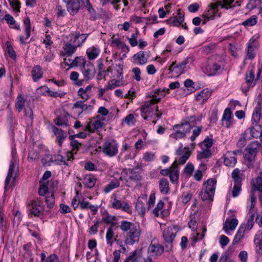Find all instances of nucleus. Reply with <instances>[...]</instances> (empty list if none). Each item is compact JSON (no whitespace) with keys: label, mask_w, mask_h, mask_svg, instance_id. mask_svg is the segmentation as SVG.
<instances>
[{"label":"nucleus","mask_w":262,"mask_h":262,"mask_svg":"<svg viewBox=\"0 0 262 262\" xmlns=\"http://www.w3.org/2000/svg\"><path fill=\"white\" fill-rule=\"evenodd\" d=\"M261 72L262 68L259 67L257 69L256 77L254 78L255 69L253 67L247 71L245 74L246 82L243 83L241 86L242 91L244 94H246L251 87H253L256 84V82L258 81L260 77Z\"/></svg>","instance_id":"obj_1"},{"label":"nucleus","mask_w":262,"mask_h":262,"mask_svg":"<svg viewBox=\"0 0 262 262\" xmlns=\"http://www.w3.org/2000/svg\"><path fill=\"white\" fill-rule=\"evenodd\" d=\"M216 184V181L213 179H209L204 183L200 192V196L202 201H213Z\"/></svg>","instance_id":"obj_2"},{"label":"nucleus","mask_w":262,"mask_h":262,"mask_svg":"<svg viewBox=\"0 0 262 262\" xmlns=\"http://www.w3.org/2000/svg\"><path fill=\"white\" fill-rule=\"evenodd\" d=\"M27 207L31 215L39 217L43 214L45 205L38 198L28 201Z\"/></svg>","instance_id":"obj_3"},{"label":"nucleus","mask_w":262,"mask_h":262,"mask_svg":"<svg viewBox=\"0 0 262 262\" xmlns=\"http://www.w3.org/2000/svg\"><path fill=\"white\" fill-rule=\"evenodd\" d=\"M258 191L259 192L258 198L260 203L262 204V178L261 176H258L255 182L252 185V189L251 190L250 194V200L251 202V209L255 206L256 198L255 196V191Z\"/></svg>","instance_id":"obj_4"},{"label":"nucleus","mask_w":262,"mask_h":262,"mask_svg":"<svg viewBox=\"0 0 262 262\" xmlns=\"http://www.w3.org/2000/svg\"><path fill=\"white\" fill-rule=\"evenodd\" d=\"M261 144L257 141H254L249 144L245 148L246 153L244 158L247 161H255V157L258 152Z\"/></svg>","instance_id":"obj_5"},{"label":"nucleus","mask_w":262,"mask_h":262,"mask_svg":"<svg viewBox=\"0 0 262 262\" xmlns=\"http://www.w3.org/2000/svg\"><path fill=\"white\" fill-rule=\"evenodd\" d=\"M176 232L172 227H167L163 232V238L165 244H170L166 246V251H170L172 248V242L176 237Z\"/></svg>","instance_id":"obj_6"},{"label":"nucleus","mask_w":262,"mask_h":262,"mask_svg":"<svg viewBox=\"0 0 262 262\" xmlns=\"http://www.w3.org/2000/svg\"><path fill=\"white\" fill-rule=\"evenodd\" d=\"M102 151L108 157L115 156L118 154V144L115 141H106L103 143Z\"/></svg>","instance_id":"obj_7"},{"label":"nucleus","mask_w":262,"mask_h":262,"mask_svg":"<svg viewBox=\"0 0 262 262\" xmlns=\"http://www.w3.org/2000/svg\"><path fill=\"white\" fill-rule=\"evenodd\" d=\"M141 233L140 227L139 225H136L132 229L129 231L127 233L125 243L126 244L130 245H133L135 243H138Z\"/></svg>","instance_id":"obj_8"},{"label":"nucleus","mask_w":262,"mask_h":262,"mask_svg":"<svg viewBox=\"0 0 262 262\" xmlns=\"http://www.w3.org/2000/svg\"><path fill=\"white\" fill-rule=\"evenodd\" d=\"M121 174L127 175L128 181H133L136 183H138L142 180L140 173L135 170V169L124 168L121 172Z\"/></svg>","instance_id":"obj_9"},{"label":"nucleus","mask_w":262,"mask_h":262,"mask_svg":"<svg viewBox=\"0 0 262 262\" xmlns=\"http://www.w3.org/2000/svg\"><path fill=\"white\" fill-rule=\"evenodd\" d=\"M89 34L80 33V32L76 31L74 34H71V37L70 41H72L73 43H75L76 46L80 47L84 42Z\"/></svg>","instance_id":"obj_10"},{"label":"nucleus","mask_w":262,"mask_h":262,"mask_svg":"<svg viewBox=\"0 0 262 262\" xmlns=\"http://www.w3.org/2000/svg\"><path fill=\"white\" fill-rule=\"evenodd\" d=\"M98 76L97 79L100 80L102 79L105 80V77L108 75V73L112 72V69L111 67H108L107 70H105V66L101 60H98Z\"/></svg>","instance_id":"obj_11"},{"label":"nucleus","mask_w":262,"mask_h":262,"mask_svg":"<svg viewBox=\"0 0 262 262\" xmlns=\"http://www.w3.org/2000/svg\"><path fill=\"white\" fill-rule=\"evenodd\" d=\"M83 67L84 69L83 75L85 79H92L94 77L95 74V69L94 64L89 62L87 64L85 63Z\"/></svg>","instance_id":"obj_12"},{"label":"nucleus","mask_w":262,"mask_h":262,"mask_svg":"<svg viewBox=\"0 0 262 262\" xmlns=\"http://www.w3.org/2000/svg\"><path fill=\"white\" fill-rule=\"evenodd\" d=\"M68 11L71 15L76 14L80 8V2L79 0H70L67 3Z\"/></svg>","instance_id":"obj_13"},{"label":"nucleus","mask_w":262,"mask_h":262,"mask_svg":"<svg viewBox=\"0 0 262 262\" xmlns=\"http://www.w3.org/2000/svg\"><path fill=\"white\" fill-rule=\"evenodd\" d=\"M164 248L160 244L155 245L151 243L148 248V253L151 256L161 255L164 252Z\"/></svg>","instance_id":"obj_14"},{"label":"nucleus","mask_w":262,"mask_h":262,"mask_svg":"<svg viewBox=\"0 0 262 262\" xmlns=\"http://www.w3.org/2000/svg\"><path fill=\"white\" fill-rule=\"evenodd\" d=\"M212 93V90L211 89L208 88L204 89L196 95V100L203 103L208 100V99L211 96Z\"/></svg>","instance_id":"obj_15"},{"label":"nucleus","mask_w":262,"mask_h":262,"mask_svg":"<svg viewBox=\"0 0 262 262\" xmlns=\"http://www.w3.org/2000/svg\"><path fill=\"white\" fill-rule=\"evenodd\" d=\"M179 178V170L178 168V162L176 160L172 164V169L169 174V178L171 183L177 182Z\"/></svg>","instance_id":"obj_16"},{"label":"nucleus","mask_w":262,"mask_h":262,"mask_svg":"<svg viewBox=\"0 0 262 262\" xmlns=\"http://www.w3.org/2000/svg\"><path fill=\"white\" fill-rule=\"evenodd\" d=\"M31 23L29 17H27L24 20V24L25 25V32L26 36L24 37L23 36H20L19 40L21 44H26V40L30 36L31 32Z\"/></svg>","instance_id":"obj_17"},{"label":"nucleus","mask_w":262,"mask_h":262,"mask_svg":"<svg viewBox=\"0 0 262 262\" xmlns=\"http://www.w3.org/2000/svg\"><path fill=\"white\" fill-rule=\"evenodd\" d=\"M112 207L114 209H121L126 212H128L130 209V206L127 202L122 203L116 197H115L113 199Z\"/></svg>","instance_id":"obj_18"},{"label":"nucleus","mask_w":262,"mask_h":262,"mask_svg":"<svg viewBox=\"0 0 262 262\" xmlns=\"http://www.w3.org/2000/svg\"><path fill=\"white\" fill-rule=\"evenodd\" d=\"M193 126V125L190 124L189 121L183 120L181 124H176L173 126V129L179 128L181 131L184 132L185 134L190 132L191 128Z\"/></svg>","instance_id":"obj_19"},{"label":"nucleus","mask_w":262,"mask_h":262,"mask_svg":"<svg viewBox=\"0 0 262 262\" xmlns=\"http://www.w3.org/2000/svg\"><path fill=\"white\" fill-rule=\"evenodd\" d=\"M184 20V14L179 12L178 16L175 17H170L168 21L169 24L173 25L174 27H179L183 22Z\"/></svg>","instance_id":"obj_20"},{"label":"nucleus","mask_w":262,"mask_h":262,"mask_svg":"<svg viewBox=\"0 0 262 262\" xmlns=\"http://www.w3.org/2000/svg\"><path fill=\"white\" fill-rule=\"evenodd\" d=\"M232 113L231 109L229 107L226 108L223 114L222 121H226V127L227 128L230 127L232 125Z\"/></svg>","instance_id":"obj_21"},{"label":"nucleus","mask_w":262,"mask_h":262,"mask_svg":"<svg viewBox=\"0 0 262 262\" xmlns=\"http://www.w3.org/2000/svg\"><path fill=\"white\" fill-rule=\"evenodd\" d=\"M77 47H79L76 46L75 43H73L72 41L66 43L63 47V49L65 51V55L67 56V57L72 56L76 51Z\"/></svg>","instance_id":"obj_22"},{"label":"nucleus","mask_w":262,"mask_h":262,"mask_svg":"<svg viewBox=\"0 0 262 262\" xmlns=\"http://www.w3.org/2000/svg\"><path fill=\"white\" fill-rule=\"evenodd\" d=\"M159 189L160 192L163 194H167L169 191L168 180L165 178H162L159 181Z\"/></svg>","instance_id":"obj_23"},{"label":"nucleus","mask_w":262,"mask_h":262,"mask_svg":"<svg viewBox=\"0 0 262 262\" xmlns=\"http://www.w3.org/2000/svg\"><path fill=\"white\" fill-rule=\"evenodd\" d=\"M53 131L58 138L59 145L61 146L63 141L67 138L66 133L61 129H59L55 126L53 127Z\"/></svg>","instance_id":"obj_24"},{"label":"nucleus","mask_w":262,"mask_h":262,"mask_svg":"<svg viewBox=\"0 0 262 262\" xmlns=\"http://www.w3.org/2000/svg\"><path fill=\"white\" fill-rule=\"evenodd\" d=\"M206 69L209 76H213L216 74L218 71L220 70L221 66L215 62L208 63Z\"/></svg>","instance_id":"obj_25"},{"label":"nucleus","mask_w":262,"mask_h":262,"mask_svg":"<svg viewBox=\"0 0 262 262\" xmlns=\"http://www.w3.org/2000/svg\"><path fill=\"white\" fill-rule=\"evenodd\" d=\"M100 54V50L96 47L89 48L86 50V54L90 60L96 59Z\"/></svg>","instance_id":"obj_26"},{"label":"nucleus","mask_w":262,"mask_h":262,"mask_svg":"<svg viewBox=\"0 0 262 262\" xmlns=\"http://www.w3.org/2000/svg\"><path fill=\"white\" fill-rule=\"evenodd\" d=\"M42 71L41 68L39 65L35 66L32 70V75L33 80L37 81L39 79L42 77Z\"/></svg>","instance_id":"obj_27"},{"label":"nucleus","mask_w":262,"mask_h":262,"mask_svg":"<svg viewBox=\"0 0 262 262\" xmlns=\"http://www.w3.org/2000/svg\"><path fill=\"white\" fill-rule=\"evenodd\" d=\"M133 58L138 61V64L143 65L147 62V58L145 57L144 51H140L133 56Z\"/></svg>","instance_id":"obj_28"},{"label":"nucleus","mask_w":262,"mask_h":262,"mask_svg":"<svg viewBox=\"0 0 262 262\" xmlns=\"http://www.w3.org/2000/svg\"><path fill=\"white\" fill-rule=\"evenodd\" d=\"M254 242L256 247V251L260 253L262 251V230H259L255 235Z\"/></svg>","instance_id":"obj_29"},{"label":"nucleus","mask_w":262,"mask_h":262,"mask_svg":"<svg viewBox=\"0 0 262 262\" xmlns=\"http://www.w3.org/2000/svg\"><path fill=\"white\" fill-rule=\"evenodd\" d=\"M116 220L115 216L110 215L106 210L103 213L102 221L105 223L111 224L110 226H115L116 224L114 222Z\"/></svg>","instance_id":"obj_30"},{"label":"nucleus","mask_w":262,"mask_h":262,"mask_svg":"<svg viewBox=\"0 0 262 262\" xmlns=\"http://www.w3.org/2000/svg\"><path fill=\"white\" fill-rule=\"evenodd\" d=\"M243 134L249 140L251 139L252 138H256L258 137V133L253 126H250L248 128Z\"/></svg>","instance_id":"obj_31"},{"label":"nucleus","mask_w":262,"mask_h":262,"mask_svg":"<svg viewBox=\"0 0 262 262\" xmlns=\"http://www.w3.org/2000/svg\"><path fill=\"white\" fill-rule=\"evenodd\" d=\"M113 226H110L106 231V239L107 242V244H108L110 246H112L114 242L116 241L117 239L116 238L113 239V237L114 235V233L113 230Z\"/></svg>","instance_id":"obj_32"},{"label":"nucleus","mask_w":262,"mask_h":262,"mask_svg":"<svg viewBox=\"0 0 262 262\" xmlns=\"http://www.w3.org/2000/svg\"><path fill=\"white\" fill-rule=\"evenodd\" d=\"M135 208L139 214L142 216L144 215L146 211L145 205L139 199L137 200Z\"/></svg>","instance_id":"obj_33"},{"label":"nucleus","mask_w":262,"mask_h":262,"mask_svg":"<svg viewBox=\"0 0 262 262\" xmlns=\"http://www.w3.org/2000/svg\"><path fill=\"white\" fill-rule=\"evenodd\" d=\"M80 108L82 110L81 113L83 111H86L89 108L91 111L92 110V106L84 104V101H77L74 104L73 108Z\"/></svg>","instance_id":"obj_34"},{"label":"nucleus","mask_w":262,"mask_h":262,"mask_svg":"<svg viewBox=\"0 0 262 262\" xmlns=\"http://www.w3.org/2000/svg\"><path fill=\"white\" fill-rule=\"evenodd\" d=\"M84 184L89 188H93L96 183V179L93 176H86L84 179Z\"/></svg>","instance_id":"obj_35"},{"label":"nucleus","mask_w":262,"mask_h":262,"mask_svg":"<svg viewBox=\"0 0 262 262\" xmlns=\"http://www.w3.org/2000/svg\"><path fill=\"white\" fill-rule=\"evenodd\" d=\"M209 9L206 14H204V17H208V19L213 20L214 19L215 16L217 15L219 11L218 8L213 7H209Z\"/></svg>","instance_id":"obj_36"},{"label":"nucleus","mask_w":262,"mask_h":262,"mask_svg":"<svg viewBox=\"0 0 262 262\" xmlns=\"http://www.w3.org/2000/svg\"><path fill=\"white\" fill-rule=\"evenodd\" d=\"M16 99L17 100L15 104V107L18 112H20L22 111L24 107H26L25 105L26 100L21 95H19Z\"/></svg>","instance_id":"obj_37"},{"label":"nucleus","mask_w":262,"mask_h":262,"mask_svg":"<svg viewBox=\"0 0 262 262\" xmlns=\"http://www.w3.org/2000/svg\"><path fill=\"white\" fill-rule=\"evenodd\" d=\"M68 115H61L58 116L55 120V124L58 126L60 125H68Z\"/></svg>","instance_id":"obj_38"},{"label":"nucleus","mask_w":262,"mask_h":262,"mask_svg":"<svg viewBox=\"0 0 262 262\" xmlns=\"http://www.w3.org/2000/svg\"><path fill=\"white\" fill-rule=\"evenodd\" d=\"M136 225L137 224H135L127 221H123L121 222L120 227L122 231L123 232H126L128 230H130L132 228Z\"/></svg>","instance_id":"obj_39"},{"label":"nucleus","mask_w":262,"mask_h":262,"mask_svg":"<svg viewBox=\"0 0 262 262\" xmlns=\"http://www.w3.org/2000/svg\"><path fill=\"white\" fill-rule=\"evenodd\" d=\"M240 172L241 171L238 168L234 169L232 172L231 177L234 184H241L242 179L239 176Z\"/></svg>","instance_id":"obj_40"},{"label":"nucleus","mask_w":262,"mask_h":262,"mask_svg":"<svg viewBox=\"0 0 262 262\" xmlns=\"http://www.w3.org/2000/svg\"><path fill=\"white\" fill-rule=\"evenodd\" d=\"M86 63L85 60L81 57H76L70 64V68L76 67L78 65H84Z\"/></svg>","instance_id":"obj_41"},{"label":"nucleus","mask_w":262,"mask_h":262,"mask_svg":"<svg viewBox=\"0 0 262 262\" xmlns=\"http://www.w3.org/2000/svg\"><path fill=\"white\" fill-rule=\"evenodd\" d=\"M154 104L152 101H147L145 102L144 105L141 107V112L142 114H147L151 112L150 111L151 106Z\"/></svg>","instance_id":"obj_42"},{"label":"nucleus","mask_w":262,"mask_h":262,"mask_svg":"<svg viewBox=\"0 0 262 262\" xmlns=\"http://www.w3.org/2000/svg\"><path fill=\"white\" fill-rule=\"evenodd\" d=\"M185 149H186V150L185 151L184 154L178 160V163L179 164L182 165L185 164L190 156V151L189 148L188 147H185Z\"/></svg>","instance_id":"obj_43"},{"label":"nucleus","mask_w":262,"mask_h":262,"mask_svg":"<svg viewBox=\"0 0 262 262\" xmlns=\"http://www.w3.org/2000/svg\"><path fill=\"white\" fill-rule=\"evenodd\" d=\"M40 187L38 190V193L41 196L45 195L48 191V184L49 182H44L43 183L41 181H40Z\"/></svg>","instance_id":"obj_44"},{"label":"nucleus","mask_w":262,"mask_h":262,"mask_svg":"<svg viewBox=\"0 0 262 262\" xmlns=\"http://www.w3.org/2000/svg\"><path fill=\"white\" fill-rule=\"evenodd\" d=\"M211 152L210 149H203L201 152H199L197 156L198 160H201L202 159H206L211 156Z\"/></svg>","instance_id":"obj_45"},{"label":"nucleus","mask_w":262,"mask_h":262,"mask_svg":"<svg viewBox=\"0 0 262 262\" xmlns=\"http://www.w3.org/2000/svg\"><path fill=\"white\" fill-rule=\"evenodd\" d=\"M236 159L234 157H225L224 163L227 166L233 167L236 163Z\"/></svg>","instance_id":"obj_46"},{"label":"nucleus","mask_w":262,"mask_h":262,"mask_svg":"<svg viewBox=\"0 0 262 262\" xmlns=\"http://www.w3.org/2000/svg\"><path fill=\"white\" fill-rule=\"evenodd\" d=\"M257 17L256 15H252L245 21H244L242 25L245 26H252L257 23Z\"/></svg>","instance_id":"obj_47"},{"label":"nucleus","mask_w":262,"mask_h":262,"mask_svg":"<svg viewBox=\"0 0 262 262\" xmlns=\"http://www.w3.org/2000/svg\"><path fill=\"white\" fill-rule=\"evenodd\" d=\"M174 129L176 130V132L170 135L171 138L178 140L185 137L186 134H185L184 132L181 131V130L179 128Z\"/></svg>","instance_id":"obj_48"},{"label":"nucleus","mask_w":262,"mask_h":262,"mask_svg":"<svg viewBox=\"0 0 262 262\" xmlns=\"http://www.w3.org/2000/svg\"><path fill=\"white\" fill-rule=\"evenodd\" d=\"M18 165L17 160L16 157L13 156L10 162V164L8 173L13 175L14 171V168L17 167Z\"/></svg>","instance_id":"obj_49"},{"label":"nucleus","mask_w":262,"mask_h":262,"mask_svg":"<svg viewBox=\"0 0 262 262\" xmlns=\"http://www.w3.org/2000/svg\"><path fill=\"white\" fill-rule=\"evenodd\" d=\"M6 44L7 46V52L9 55L12 59H15L16 57V53L15 51L14 50L12 46L11 45L10 42L7 41Z\"/></svg>","instance_id":"obj_50"},{"label":"nucleus","mask_w":262,"mask_h":262,"mask_svg":"<svg viewBox=\"0 0 262 262\" xmlns=\"http://www.w3.org/2000/svg\"><path fill=\"white\" fill-rule=\"evenodd\" d=\"M258 38L257 36H253L249 41L248 43V46L252 48V49H254L255 50L257 49L259 46L258 41L257 40Z\"/></svg>","instance_id":"obj_51"},{"label":"nucleus","mask_w":262,"mask_h":262,"mask_svg":"<svg viewBox=\"0 0 262 262\" xmlns=\"http://www.w3.org/2000/svg\"><path fill=\"white\" fill-rule=\"evenodd\" d=\"M46 202L47 204L48 208L51 209L53 207L55 204V198L53 193L50 196H46Z\"/></svg>","instance_id":"obj_52"},{"label":"nucleus","mask_w":262,"mask_h":262,"mask_svg":"<svg viewBox=\"0 0 262 262\" xmlns=\"http://www.w3.org/2000/svg\"><path fill=\"white\" fill-rule=\"evenodd\" d=\"M8 1L14 10L20 12V3L18 0H8Z\"/></svg>","instance_id":"obj_53"},{"label":"nucleus","mask_w":262,"mask_h":262,"mask_svg":"<svg viewBox=\"0 0 262 262\" xmlns=\"http://www.w3.org/2000/svg\"><path fill=\"white\" fill-rule=\"evenodd\" d=\"M124 122L128 125H135L136 119L134 117V115L132 114H128L124 119Z\"/></svg>","instance_id":"obj_54"},{"label":"nucleus","mask_w":262,"mask_h":262,"mask_svg":"<svg viewBox=\"0 0 262 262\" xmlns=\"http://www.w3.org/2000/svg\"><path fill=\"white\" fill-rule=\"evenodd\" d=\"M89 13L91 15V19L95 20L97 19L96 13L95 9L93 8L92 5H88L85 7Z\"/></svg>","instance_id":"obj_55"},{"label":"nucleus","mask_w":262,"mask_h":262,"mask_svg":"<svg viewBox=\"0 0 262 262\" xmlns=\"http://www.w3.org/2000/svg\"><path fill=\"white\" fill-rule=\"evenodd\" d=\"M248 140L247 137L244 136L243 133L241 135V137L239 139L238 141L236 143V145L238 147L242 148L245 146L247 140Z\"/></svg>","instance_id":"obj_56"},{"label":"nucleus","mask_w":262,"mask_h":262,"mask_svg":"<svg viewBox=\"0 0 262 262\" xmlns=\"http://www.w3.org/2000/svg\"><path fill=\"white\" fill-rule=\"evenodd\" d=\"M241 190V184H235L232 192V196L234 198L237 197Z\"/></svg>","instance_id":"obj_57"},{"label":"nucleus","mask_w":262,"mask_h":262,"mask_svg":"<svg viewBox=\"0 0 262 262\" xmlns=\"http://www.w3.org/2000/svg\"><path fill=\"white\" fill-rule=\"evenodd\" d=\"M256 50L254 49H252V48L249 47L247 46V58L249 60L253 59L255 57V51Z\"/></svg>","instance_id":"obj_58"},{"label":"nucleus","mask_w":262,"mask_h":262,"mask_svg":"<svg viewBox=\"0 0 262 262\" xmlns=\"http://www.w3.org/2000/svg\"><path fill=\"white\" fill-rule=\"evenodd\" d=\"M30 246L31 243H30L24 245L23 246V249L25 251L24 256L25 257H28V258L32 257V252L30 250Z\"/></svg>","instance_id":"obj_59"},{"label":"nucleus","mask_w":262,"mask_h":262,"mask_svg":"<svg viewBox=\"0 0 262 262\" xmlns=\"http://www.w3.org/2000/svg\"><path fill=\"white\" fill-rule=\"evenodd\" d=\"M120 85V81L119 80H117L116 79H113L111 81V82H108L107 85H106V89L108 90H112L114 89L116 86H119Z\"/></svg>","instance_id":"obj_60"},{"label":"nucleus","mask_w":262,"mask_h":262,"mask_svg":"<svg viewBox=\"0 0 262 262\" xmlns=\"http://www.w3.org/2000/svg\"><path fill=\"white\" fill-rule=\"evenodd\" d=\"M164 205V202L161 200L158 203L157 207L153 210V213L156 216H159V212L163 208Z\"/></svg>","instance_id":"obj_61"},{"label":"nucleus","mask_w":262,"mask_h":262,"mask_svg":"<svg viewBox=\"0 0 262 262\" xmlns=\"http://www.w3.org/2000/svg\"><path fill=\"white\" fill-rule=\"evenodd\" d=\"M50 89L47 86L43 85L38 89V93L41 95L49 96Z\"/></svg>","instance_id":"obj_62"},{"label":"nucleus","mask_w":262,"mask_h":262,"mask_svg":"<svg viewBox=\"0 0 262 262\" xmlns=\"http://www.w3.org/2000/svg\"><path fill=\"white\" fill-rule=\"evenodd\" d=\"M202 129V127H198L196 129L193 130L192 135L190 137L191 141H193L196 139V138L199 136V135L201 134Z\"/></svg>","instance_id":"obj_63"},{"label":"nucleus","mask_w":262,"mask_h":262,"mask_svg":"<svg viewBox=\"0 0 262 262\" xmlns=\"http://www.w3.org/2000/svg\"><path fill=\"white\" fill-rule=\"evenodd\" d=\"M45 262H59L58 257L56 254H51L47 257Z\"/></svg>","instance_id":"obj_64"}]
</instances>
